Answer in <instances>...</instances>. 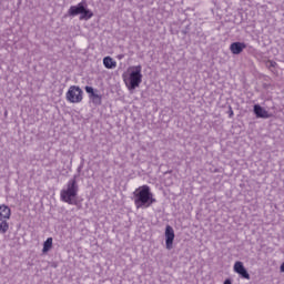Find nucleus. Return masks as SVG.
Here are the masks:
<instances>
[{
    "label": "nucleus",
    "instance_id": "obj_1",
    "mask_svg": "<svg viewBox=\"0 0 284 284\" xmlns=\"http://www.w3.org/2000/svg\"><path fill=\"white\" fill-rule=\"evenodd\" d=\"M133 201L134 205L138 210L143 207H150L156 203V199H154V194L152 193V189L148 184L139 186L133 192Z\"/></svg>",
    "mask_w": 284,
    "mask_h": 284
},
{
    "label": "nucleus",
    "instance_id": "obj_2",
    "mask_svg": "<svg viewBox=\"0 0 284 284\" xmlns=\"http://www.w3.org/2000/svg\"><path fill=\"white\" fill-rule=\"evenodd\" d=\"M142 71L143 68L140 64L131 67L129 69V79H124V83L128 90H136V88L141 85V83L143 82V73H141Z\"/></svg>",
    "mask_w": 284,
    "mask_h": 284
},
{
    "label": "nucleus",
    "instance_id": "obj_3",
    "mask_svg": "<svg viewBox=\"0 0 284 284\" xmlns=\"http://www.w3.org/2000/svg\"><path fill=\"white\" fill-rule=\"evenodd\" d=\"M79 194V185H77V180L71 179L67 183V189H63L60 192V197L63 203H68L69 205H77V201L73 199Z\"/></svg>",
    "mask_w": 284,
    "mask_h": 284
},
{
    "label": "nucleus",
    "instance_id": "obj_4",
    "mask_svg": "<svg viewBox=\"0 0 284 284\" xmlns=\"http://www.w3.org/2000/svg\"><path fill=\"white\" fill-rule=\"evenodd\" d=\"M68 12L70 17H77L78 14H81V21H88L89 19H92V17H94V13H92V11L85 9L83 2L78 3V6H71Z\"/></svg>",
    "mask_w": 284,
    "mask_h": 284
},
{
    "label": "nucleus",
    "instance_id": "obj_5",
    "mask_svg": "<svg viewBox=\"0 0 284 284\" xmlns=\"http://www.w3.org/2000/svg\"><path fill=\"white\" fill-rule=\"evenodd\" d=\"M69 103H81L83 101V90L77 85H71L65 93Z\"/></svg>",
    "mask_w": 284,
    "mask_h": 284
},
{
    "label": "nucleus",
    "instance_id": "obj_6",
    "mask_svg": "<svg viewBox=\"0 0 284 284\" xmlns=\"http://www.w3.org/2000/svg\"><path fill=\"white\" fill-rule=\"evenodd\" d=\"M164 236L166 250H172V247H174V229L166 225Z\"/></svg>",
    "mask_w": 284,
    "mask_h": 284
},
{
    "label": "nucleus",
    "instance_id": "obj_7",
    "mask_svg": "<svg viewBox=\"0 0 284 284\" xmlns=\"http://www.w3.org/2000/svg\"><path fill=\"white\" fill-rule=\"evenodd\" d=\"M234 272L242 276V278H246V281H250V273H247V270H245L243 262H235Z\"/></svg>",
    "mask_w": 284,
    "mask_h": 284
},
{
    "label": "nucleus",
    "instance_id": "obj_8",
    "mask_svg": "<svg viewBox=\"0 0 284 284\" xmlns=\"http://www.w3.org/2000/svg\"><path fill=\"white\" fill-rule=\"evenodd\" d=\"M84 90L88 94H90V99H92L95 105H101L103 99L101 94L95 93L92 87H85Z\"/></svg>",
    "mask_w": 284,
    "mask_h": 284
},
{
    "label": "nucleus",
    "instance_id": "obj_9",
    "mask_svg": "<svg viewBox=\"0 0 284 284\" xmlns=\"http://www.w3.org/2000/svg\"><path fill=\"white\" fill-rule=\"evenodd\" d=\"M12 216V210L9 209L8 205L1 204L0 205V221H10Z\"/></svg>",
    "mask_w": 284,
    "mask_h": 284
},
{
    "label": "nucleus",
    "instance_id": "obj_10",
    "mask_svg": "<svg viewBox=\"0 0 284 284\" xmlns=\"http://www.w3.org/2000/svg\"><path fill=\"white\" fill-rule=\"evenodd\" d=\"M247 48V44L245 42H233L230 45V50L232 54H241Z\"/></svg>",
    "mask_w": 284,
    "mask_h": 284
},
{
    "label": "nucleus",
    "instance_id": "obj_11",
    "mask_svg": "<svg viewBox=\"0 0 284 284\" xmlns=\"http://www.w3.org/2000/svg\"><path fill=\"white\" fill-rule=\"evenodd\" d=\"M254 114L257 116V119H270L272 116L267 110L263 109L258 104L254 105Z\"/></svg>",
    "mask_w": 284,
    "mask_h": 284
},
{
    "label": "nucleus",
    "instance_id": "obj_12",
    "mask_svg": "<svg viewBox=\"0 0 284 284\" xmlns=\"http://www.w3.org/2000/svg\"><path fill=\"white\" fill-rule=\"evenodd\" d=\"M103 65L106 70H114V68H116V61L110 57H105L103 59Z\"/></svg>",
    "mask_w": 284,
    "mask_h": 284
},
{
    "label": "nucleus",
    "instance_id": "obj_13",
    "mask_svg": "<svg viewBox=\"0 0 284 284\" xmlns=\"http://www.w3.org/2000/svg\"><path fill=\"white\" fill-rule=\"evenodd\" d=\"M0 234H6L10 230V224L8 220H0Z\"/></svg>",
    "mask_w": 284,
    "mask_h": 284
},
{
    "label": "nucleus",
    "instance_id": "obj_14",
    "mask_svg": "<svg viewBox=\"0 0 284 284\" xmlns=\"http://www.w3.org/2000/svg\"><path fill=\"white\" fill-rule=\"evenodd\" d=\"M52 250V237H48L47 241L43 243L42 252L43 254H47V252H50Z\"/></svg>",
    "mask_w": 284,
    "mask_h": 284
},
{
    "label": "nucleus",
    "instance_id": "obj_15",
    "mask_svg": "<svg viewBox=\"0 0 284 284\" xmlns=\"http://www.w3.org/2000/svg\"><path fill=\"white\" fill-rule=\"evenodd\" d=\"M223 284H232V280L226 278Z\"/></svg>",
    "mask_w": 284,
    "mask_h": 284
},
{
    "label": "nucleus",
    "instance_id": "obj_16",
    "mask_svg": "<svg viewBox=\"0 0 284 284\" xmlns=\"http://www.w3.org/2000/svg\"><path fill=\"white\" fill-rule=\"evenodd\" d=\"M280 272H284V262L280 266Z\"/></svg>",
    "mask_w": 284,
    "mask_h": 284
}]
</instances>
